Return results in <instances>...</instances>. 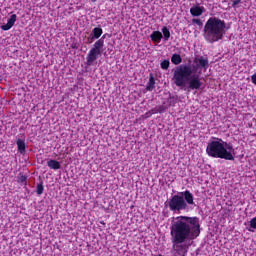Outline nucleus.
Masks as SVG:
<instances>
[{"label": "nucleus", "instance_id": "0eeeda50", "mask_svg": "<svg viewBox=\"0 0 256 256\" xmlns=\"http://www.w3.org/2000/svg\"><path fill=\"white\" fill-rule=\"evenodd\" d=\"M193 245V242H184L181 244H174V251L178 256H185L189 251V247Z\"/></svg>", "mask_w": 256, "mask_h": 256}, {"label": "nucleus", "instance_id": "39448f33", "mask_svg": "<svg viewBox=\"0 0 256 256\" xmlns=\"http://www.w3.org/2000/svg\"><path fill=\"white\" fill-rule=\"evenodd\" d=\"M191 75H193V70L190 66L180 65L174 70L172 81L176 87H185Z\"/></svg>", "mask_w": 256, "mask_h": 256}, {"label": "nucleus", "instance_id": "423d86ee", "mask_svg": "<svg viewBox=\"0 0 256 256\" xmlns=\"http://www.w3.org/2000/svg\"><path fill=\"white\" fill-rule=\"evenodd\" d=\"M104 46H105V36H102L93 44V47L88 52L86 57L87 65L91 66L93 65V63H95V61H97L98 57L102 53Z\"/></svg>", "mask_w": 256, "mask_h": 256}, {"label": "nucleus", "instance_id": "7ed1b4c3", "mask_svg": "<svg viewBox=\"0 0 256 256\" xmlns=\"http://www.w3.org/2000/svg\"><path fill=\"white\" fill-rule=\"evenodd\" d=\"M226 23L218 17H210L203 28V38L206 43H217L225 36Z\"/></svg>", "mask_w": 256, "mask_h": 256}, {"label": "nucleus", "instance_id": "412c9836", "mask_svg": "<svg viewBox=\"0 0 256 256\" xmlns=\"http://www.w3.org/2000/svg\"><path fill=\"white\" fill-rule=\"evenodd\" d=\"M169 65H171V62L169 61V59L163 60L160 63V67L161 69H163V71H167V69H169Z\"/></svg>", "mask_w": 256, "mask_h": 256}, {"label": "nucleus", "instance_id": "a878e982", "mask_svg": "<svg viewBox=\"0 0 256 256\" xmlns=\"http://www.w3.org/2000/svg\"><path fill=\"white\" fill-rule=\"evenodd\" d=\"M94 41H95V38L92 36V37H90V38L87 39V42H86V43H87L88 45H91V43H93Z\"/></svg>", "mask_w": 256, "mask_h": 256}, {"label": "nucleus", "instance_id": "6ab92c4d", "mask_svg": "<svg viewBox=\"0 0 256 256\" xmlns=\"http://www.w3.org/2000/svg\"><path fill=\"white\" fill-rule=\"evenodd\" d=\"M16 145L18 147L19 153L23 155V153H25V140L18 139Z\"/></svg>", "mask_w": 256, "mask_h": 256}, {"label": "nucleus", "instance_id": "b1692460", "mask_svg": "<svg viewBox=\"0 0 256 256\" xmlns=\"http://www.w3.org/2000/svg\"><path fill=\"white\" fill-rule=\"evenodd\" d=\"M250 227L256 229V216L250 220Z\"/></svg>", "mask_w": 256, "mask_h": 256}, {"label": "nucleus", "instance_id": "2eb2a0df", "mask_svg": "<svg viewBox=\"0 0 256 256\" xmlns=\"http://www.w3.org/2000/svg\"><path fill=\"white\" fill-rule=\"evenodd\" d=\"M92 37L94 39H99L102 35H103V28L101 27H95L93 30H92Z\"/></svg>", "mask_w": 256, "mask_h": 256}, {"label": "nucleus", "instance_id": "393cba45", "mask_svg": "<svg viewBox=\"0 0 256 256\" xmlns=\"http://www.w3.org/2000/svg\"><path fill=\"white\" fill-rule=\"evenodd\" d=\"M239 3H241V0H233V3H232L233 9H235V7H237V5H239Z\"/></svg>", "mask_w": 256, "mask_h": 256}, {"label": "nucleus", "instance_id": "4be33fe9", "mask_svg": "<svg viewBox=\"0 0 256 256\" xmlns=\"http://www.w3.org/2000/svg\"><path fill=\"white\" fill-rule=\"evenodd\" d=\"M44 191H45V187L43 186V182H40L36 187V193L37 195H43Z\"/></svg>", "mask_w": 256, "mask_h": 256}, {"label": "nucleus", "instance_id": "bb28decb", "mask_svg": "<svg viewBox=\"0 0 256 256\" xmlns=\"http://www.w3.org/2000/svg\"><path fill=\"white\" fill-rule=\"evenodd\" d=\"M90 1H92V3H97V0H90Z\"/></svg>", "mask_w": 256, "mask_h": 256}, {"label": "nucleus", "instance_id": "f3484780", "mask_svg": "<svg viewBox=\"0 0 256 256\" xmlns=\"http://www.w3.org/2000/svg\"><path fill=\"white\" fill-rule=\"evenodd\" d=\"M162 38H164V41H168L169 39H171V31H169V28H167V26H164L162 28Z\"/></svg>", "mask_w": 256, "mask_h": 256}, {"label": "nucleus", "instance_id": "20e7f679", "mask_svg": "<svg viewBox=\"0 0 256 256\" xmlns=\"http://www.w3.org/2000/svg\"><path fill=\"white\" fill-rule=\"evenodd\" d=\"M167 203L170 211L173 213H179L181 211H187V209H189V205H195V200L193 193L186 190L184 192H180V195H173Z\"/></svg>", "mask_w": 256, "mask_h": 256}, {"label": "nucleus", "instance_id": "5701e85b", "mask_svg": "<svg viewBox=\"0 0 256 256\" xmlns=\"http://www.w3.org/2000/svg\"><path fill=\"white\" fill-rule=\"evenodd\" d=\"M192 24L193 25H198V27H203V21L199 18H193L192 19Z\"/></svg>", "mask_w": 256, "mask_h": 256}, {"label": "nucleus", "instance_id": "dca6fc26", "mask_svg": "<svg viewBox=\"0 0 256 256\" xmlns=\"http://www.w3.org/2000/svg\"><path fill=\"white\" fill-rule=\"evenodd\" d=\"M171 62L173 65H181V63H183V58H181V55L179 54H173L171 57Z\"/></svg>", "mask_w": 256, "mask_h": 256}, {"label": "nucleus", "instance_id": "4468645a", "mask_svg": "<svg viewBox=\"0 0 256 256\" xmlns=\"http://www.w3.org/2000/svg\"><path fill=\"white\" fill-rule=\"evenodd\" d=\"M47 165H48L49 169H54V171L61 169V162H59L57 160H49L47 162Z\"/></svg>", "mask_w": 256, "mask_h": 256}, {"label": "nucleus", "instance_id": "1a4fd4ad", "mask_svg": "<svg viewBox=\"0 0 256 256\" xmlns=\"http://www.w3.org/2000/svg\"><path fill=\"white\" fill-rule=\"evenodd\" d=\"M201 79H199V75H194L189 79L188 87L191 91H195L197 89H201Z\"/></svg>", "mask_w": 256, "mask_h": 256}, {"label": "nucleus", "instance_id": "9b49d317", "mask_svg": "<svg viewBox=\"0 0 256 256\" xmlns=\"http://www.w3.org/2000/svg\"><path fill=\"white\" fill-rule=\"evenodd\" d=\"M16 21H17V14L11 15L7 23L1 26L2 31H9V29H11L13 25H15Z\"/></svg>", "mask_w": 256, "mask_h": 256}, {"label": "nucleus", "instance_id": "ddd939ff", "mask_svg": "<svg viewBox=\"0 0 256 256\" xmlns=\"http://www.w3.org/2000/svg\"><path fill=\"white\" fill-rule=\"evenodd\" d=\"M150 39L153 41V43H161V39H163V33L160 31H153L150 35Z\"/></svg>", "mask_w": 256, "mask_h": 256}, {"label": "nucleus", "instance_id": "9d476101", "mask_svg": "<svg viewBox=\"0 0 256 256\" xmlns=\"http://www.w3.org/2000/svg\"><path fill=\"white\" fill-rule=\"evenodd\" d=\"M205 12V7L203 6H193L190 8V14L192 15V17H201V15H203Z\"/></svg>", "mask_w": 256, "mask_h": 256}, {"label": "nucleus", "instance_id": "a211bd4d", "mask_svg": "<svg viewBox=\"0 0 256 256\" xmlns=\"http://www.w3.org/2000/svg\"><path fill=\"white\" fill-rule=\"evenodd\" d=\"M155 89V77L150 76L149 81L146 85V91H153Z\"/></svg>", "mask_w": 256, "mask_h": 256}, {"label": "nucleus", "instance_id": "6e6552de", "mask_svg": "<svg viewBox=\"0 0 256 256\" xmlns=\"http://www.w3.org/2000/svg\"><path fill=\"white\" fill-rule=\"evenodd\" d=\"M173 98L169 97L167 100L162 102V105L157 106L154 108V110H152V113H165L167 111V109H169V107H171L172 105V101Z\"/></svg>", "mask_w": 256, "mask_h": 256}, {"label": "nucleus", "instance_id": "aec40b11", "mask_svg": "<svg viewBox=\"0 0 256 256\" xmlns=\"http://www.w3.org/2000/svg\"><path fill=\"white\" fill-rule=\"evenodd\" d=\"M17 181L20 185H22L23 187H26V185H27V176H25L23 174H20V176H18Z\"/></svg>", "mask_w": 256, "mask_h": 256}, {"label": "nucleus", "instance_id": "f8f14e48", "mask_svg": "<svg viewBox=\"0 0 256 256\" xmlns=\"http://www.w3.org/2000/svg\"><path fill=\"white\" fill-rule=\"evenodd\" d=\"M194 63L197 64V67H202V69H209V59L203 56L194 59Z\"/></svg>", "mask_w": 256, "mask_h": 256}, {"label": "nucleus", "instance_id": "f257e3e1", "mask_svg": "<svg viewBox=\"0 0 256 256\" xmlns=\"http://www.w3.org/2000/svg\"><path fill=\"white\" fill-rule=\"evenodd\" d=\"M174 245L193 243L201 235V224L198 217L178 216L170 228Z\"/></svg>", "mask_w": 256, "mask_h": 256}, {"label": "nucleus", "instance_id": "f03ea898", "mask_svg": "<svg viewBox=\"0 0 256 256\" xmlns=\"http://www.w3.org/2000/svg\"><path fill=\"white\" fill-rule=\"evenodd\" d=\"M208 142L206 153L208 157L214 159H225V161H235V149L233 144L223 141L221 138H214Z\"/></svg>", "mask_w": 256, "mask_h": 256}]
</instances>
